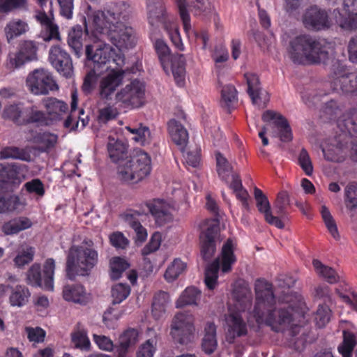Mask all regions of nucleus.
Instances as JSON below:
<instances>
[{
	"mask_svg": "<svg viewBox=\"0 0 357 357\" xmlns=\"http://www.w3.org/2000/svg\"><path fill=\"white\" fill-rule=\"evenodd\" d=\"M312 264L317 274L328 283L335 284L339 282L340 275L333 268L324 265L318 259H314Z\"/></svg>",
	"mask_w": 357,
	"mask_h": 357,
	"instance_id": "42",
	"label": "nucleus"
},
{
	"mask_svg": "<svg viewBox=\"0 0 357 357\" xmlns=\"http://www.w3.org/2000/svg\"><path fill=\"white\" fill-rule=\"evenodd\" d=\"M28 30V24L25 21L17 18L10 20L4 28L6 37L8 43L25 33Z\"/></svg>",
	"mask_w": 357,
	"mask_h": 357,
	"instance_id": "35",
	"label": "nucleus"
},
{
	"mask_svg": "<svg viewBox=\"0 0 357 357\" xmlns=\"http://www.w3.org/2000/svg\"><path fill=\"white\" fill-rule=\"evenodd\" d=\"M0 157L1 159L20 160L25 162H29L31 160V156L26 150L15 146H7L3 149L0 152Z\"/></svg>",
	"mask_w": 357,
	"mask_h": 357,
	"instance_id": "44",
	"label": "nucleus"
},
{
	"mask_svg": "<svg viewBox=\"0 0 357 357\" xmlns=\"http://www.w3.org/2000/svg\"><path fill=\"white\" fill-rule=\"evenodd\" d=\"M107 151L112 161L118 163L117 174L120 180L136 183L150 174L151 160L146 152L136 149L128 156L127 144L112 137H109Z\"/></svg>",
	"mask_w": 357,
	"mask_h": 357,
	"instance_id": "3",
	"label": "nucleus"
},
{
	"mask_svg": "<svg viewBox=\"0 0 357 357\" xmlns=\"http://www.w3.org/2000/svg\"><path fill=\"white\" fill-rule=\"evenodd\" d=\"M215 157L218 174L222 181L229 184L231 182L232 175L237 174L233 172L232 166L220 153H216Z\"/></svg>",
	"mask_w": 357,
	"mask_h": 357,
	"instance_id": "41",
	"label": "nucleus"
},
{
	"mask_svg": "<svg viewBox=\"0 0 357 357\" xmlns=\"http://www.w3.org/2000/svg\"><path fill=\"white\" fill-rule=\"evenodd\" d=\"M32 226L30 219L26 217H20L5 222L2 226V231L6 235H13L29 229Z\"/></svg>",
	"mask_w": 357,
	"mask_h": 357,
	"instance_id": "37",
	"label": "nucleus"
},
{
	"mask_svg": "<svg viewBox=\"0 0 357 357\" xmlns=\"http://www.w3.org/2000/svg\"><path fill=\"white\" fill-rule=\"evenodd\" d=\"M184 164L188 167H197L200 163V149L195 147L183 155Z\"/></svg>",
	"mask_w": 357,
	"mask_h": 357,
	"instance_id": "62",
	"label": "nucleus"
},
{
	"mask_svg": "<svg viewBox=\"0 0 357 357\" xmlns=\"http://www.w3.org/2000/svg\"><path fill=\"white\" fill-rule=\"evenodd\" d=\"M147 206L158 225L162 226L173 220L174 208L169 202L157 199L148 203Z\"/></svg>",
	"mask_w": 357,
	"mask_h": 357,
	"instance_id": "22",
	"label": "nucleus"
},
{
	"mask_svg": "<svg viewBox=\"0 0 357 357\" xmlns=\"http://www.w3.org/2000/svg\"><path fill=\"white\" fill-rule=\"evenodd\" d=\"M71 110L70 114L68 116L66 119L63 122V126L65 128L68 129L70 131L75 130L79 127V119L82 122L81 128H84L87 123L84 119H81L77 116L76 113L77 106V95L76 91H73L71 95Z\"/></svg>",
	"mask_w": 357,
	"mask_h": 357,
	"instance_id": "38",
	"label": "nucleus"
},
{
	"mask_svg": "<svg viewBox=\"0 0 357 357\" xmlns=\"http://www.w3.org/2000/svg\"><path fill=\"white\" fill-rule=\"evenodd\" d=\"M303 22L306 28L316 31L328 29L331 25L327 12L317 6L305 10Z\"/></svg>",
	"mask_w": 357,
	"mask_h": 357,
	"instance_id": "21",
	"label": "nucleus"
},
{
	"mask_svg": "<svg viewBox=\"0 0 357 357\" xmlns=\"http://www.w3.org/2000/svg\"><path fill=\"white\" fill-rule=\"evenodd\" d=\"M147 15L151 26H158L162 24L174 47L178 50H184L178 25L174 18L167 14L160 0H147Z\"/></svg>",
	"mask_w": 357,
	"mask_h": 357,
	"instance_id": "8",
	"label": "nucleus"
},
{
	"mask_svg": "<svg viewBox=\"0 0 357 357\" xmlns=\"http://www.w3.org/2000/svg\"><path fill=\"white\" fill-rule=\"evenodd\" d=\"M130 288L128 284L118 283L112 289V296L113 303L119 304L124 301L130 294Z\"/></svg>",
	"mask_w": 357,
	"mask_h": 357,
	"instance_id": "53",
	"label": "nucleus"
},
{
	"mask_svg": "<svg viewBox=\"0 0 357 357\" xmlns=\"http://www.w3.org/2000/svg\"><path fill=\"white\" fill-rule=\"evenodd\" d=\"M255 302L252 307V294L248 285H243L234 291L236 298L234 307L229 308L225 317L227 326V340L231 343L236 337L247 333V326L242 313L248 322L255 321L258 325L265 324L276 332L289 331L295 336L300 327L293 323L292 311L301 307V297L292 294L289 289L282 296L275 298L273 286L264 279L255 282Z\"/></svg>",
	"mask_w": 357,
	"mask_h": 357,
	"instance_id": "1",
	"label": "nucleus"
},
{
	"mask_svg": "<svg viewBox=\"0 0 357 357\" xmlns=\"http://www.w3.org/2000/svg\"><path fill=\"white\" fill-rule=\"evenodd\" d=\"M139 340V333L137 329L129 328L126 330L119 337V345L115 351L116 357H126Z\"/></svg>",
	"mask_w": 357,
	"mask_h": 357,
	"instance_id": "25",
	"label": "nucleus"
},
{
	"mask_svg": "<svg viewBox=\"0 0 357 357\" xmlns=\"http://www.w3.org/2000/svg\"><path fill=\"white\" fill-rule=\"evenodd\" d=\"M26 85L34 95H46L50 91L58 89V86L52 74L44 68H38L29 74Z\"/></svg>",
	"mask_w": 357,
	"mask_h": 357,
	"instance_id": "15",
	"label": "nucleus"
},
{
	"mask_svg": "<svg viewBox=\"0 0 357 357\" xmlns=\"http://www.w3.org/2000/svg\"><path fill=\"white\" fill-rule=\"evenodd\" d=\"M332 43L324 38L301 35L292 38L287 47L289 58L298 64L325 62L333 52Z\"/></svg>",
	"mask_w": 357,
	"mask_h": 357,
	"instance_id": "4",
	"label": "nucleus"
},
{
	"mask_svg": "<svg viewBox=\"0 0 357 357\" xmlns=\"http://www.w3.org/2000/svg\"><path fill=\"white\" fill-rule=\"evenodd\" d=\"M347 119H343L339 121L338 128L341 133L335 137L329 138L324 145L321 146V150L326 160L335 162H340L344 160L347 147V144L350 139V136L357 133V123L354 119H351L349 123H345Z\"/></svg>",
	"mask_w": 357,
	"mask_h": 357,
	"instance_id": "7",
	"label": "nucleus"
},
{
	"mask_svg": "<svg viewBox=\"0 0 357 357\" xmlns=\"http://www.w3.org/2000/svg\"><path fill=\"white\" fill-rule=\"evenodd\" d=\"M49 60L53 67L63 76L70 77L73 73L72 59L69 54L59 46H53L49 52Z\"/></svg>",
	"mask_w": 357,
	"mask_h": 357,
	"instance_id": "20",
	"label": "nucleus"
},
{
	"mask_svg": "<svg viewBox=\"0 0 357 357\" xmlns=\"http://www.w3.org/2000/svg\"><path fill=\"white\" fill-rule=\"evenodd\" d=\"M23 206V203L17 195L6 197L0 195V213L20 211Z\"/></svg>",
	"mask_w": 357,
	"mask_h": 357,
	"instance_id": "45",
	"label": "nucleus"
},
{
	"mask_svg": "<svg viewBox=\"0 0 357 357\" xmlns=\"http://www.w3.org/2000/svg\"><path fill=\"white\" fill-rule=\"evenodd\" d=\"M331 310L326 305H319L314 314V321L319 328L324 327L330 321Z\"/></svg>",
	"mask_w": 357,
	"mask_h": 357,
	"instance_id": "56",
	"label": "nucleus"
},
{
	"mask_svg": "<svg viewBox=\"0 0 357 357\" xmlns=\"http://www.w3.org/2000/svg\"><path fill=\"white\" fill-rule=\"evenodd\" d=\"M54 269L55 261L52 258L45 261L43 265V276L40 264H33L27 273L28 283L32 286L41 287L46 290L53 291Z\"/></svg>",
	"mask_w": 357,
	"mask_h": 357,
	"instance_id": "14",
	"label": "nucleus"
},
{
	"mask_svg": "<svg viewBox=\"0 0 357 357\" xmlns=\"http://www.w3.org/2000/svg\"><path fill=\"white\" fill-rule=\"evenodd\" d=\"M356 338L351 332L343 331V342L338 346V351L342 357H351L354 348L356 345Z\"/></svg>",
	"mask_w": 357,
	"mask_h": 357,
	"instance_id": "47",
	"label": "nucleus"
},
{
	"mask_svg": "<svg viewBox=\"0 0 357 357\" xmlns=\"http://www.w3.org/2000/svg\"><path fill=\"white\" fill-rule=\"evenodd\" d=\"M126 128L133 135L132 139L139 144L144 146L151 142V133L148 127L140 125L139 127Z\"/></svg>",
	"mask_w": 357,
	"mask_h": 357,
	"instance_id": "49",
	"label": "nucleus"
},
{
	"mask_svg": "<svg viewBox=\"0 0 357 357\" xmlns=\"http://www.w3.org/2000/svg\"><path fill=\"white\" fill-rule=\"evenodd\" d=\"M34 253L33 248L30 246L22 247L14 259L15 264L18 267H21L29 264L33 260Z\"/></svg>",
	"mask_w": 357,
	"mask_h": 357,
	"instance_id": "57",
	"label": "nucleus"
},
{
	"mask_svg": "<svg viewBox=\"0 0 357 357\" xmlns=\"http://www.w3.org/2000/svg\"><path fill=\"white\" fill-rule=\"evenodd\" d=\"M332 71L334 75L332 85L333 90L339 92V89H344V86L349 85L346 80L353 79L351 77H357V73H349L344 66L335 62L332 66Z\"/></svg>",
	"mask_w": 357,
	"mask_h": 357,
	"instance_id": "30",
	"label": "nucleus"
},
{
	"mask_svg": "<svg viewBox=\"0 0 357 357\" xmlns=\"http://www.w3.org/2000/svg\"><path fill=\"white\" fill-rule=\"evenodd\" d=\"M27 106L22 102H13L5 106L2 117L17 125H24Z\"/></svg>",
	"mask_w": 357,
	"mask_h": 357,
	"instance_id": "28",
	"label": "nucleus"
},
{
	"mask_svg": "<svg viewBox=\"0 0 357 357\" xmlns=\"http://www.w3.org/2000/svg\"><path fill=\"white\" fill-rule=\"evenodd\" d=\"M111 245L117 250H124L129 245V240L121 231H114L109 234Z\"/></svg>",
	"mask_w": 357,
	"mask_h": 357,
	"instance_id": "61",
	"label": "nucleus"
},
{
	"mask_svg": "<svg viewBox=\"0 0 357 357\" xmlns=\"http://www.w3.org/2000/svg\"><path fill=\"white\" fill-rule=\"evenodd\" d=\"M229 184L236 198L241 202L243 210L249 211L250 210L249 202L250 197L248 191L243 187L242 181L238 174L232 175L231 182Z\"/></svg>",
	"mask_w": 357,
	"mask_h": 357,
	"instance_id": "34",
	"label": "nucleus"
},
{
	"mask_svg": "<svg viewBox=\"0 0 357 357\" xmlns=\"http://www.w3.org/2000/svg\"><path fill=\"white\" fill-rule=\"evenodd\" d=\"M178 8L179 15L183 22V29L187 33L190 30V16L188 7L195 9V14L197 15L204 10V0H176Z\"/></svg>",
	"mask_w": 357,
	"mask_h": 357,
	"instance_id": "24",
	"label": "nucleus"
},
{
	"mask_svg": "<svg viewBox=\"0 0 357 357\" xmlns=\"http://www.w3.org/2000/svg\"><path fill=\"white\" fill-rule=\"evenodd\" d=\"M36 19L43 26L41 36L44 40L60 39L58 26L53 22L52 17L47 15L45 11H39L36 15Z\"/></svg>",
	"mask_w": 357,
	"mask_h": 357,
	"instance_id": "27",
	"label": "nucleus"
},
{
	"mask_svg": "<svg viewBox=\"0 0 357 357\" xmlns=\"http://www.w3.org/2000/svg\"><path fill=\"white\" fill-rule=\"evenodd\" d=\"M144 95V84L135 79L121 89L116 93V99L126 107H138L143 104Z\"/></svg>",
	"mask_w": 357,
	"mask_h": 357,
	"instance_id": "17",
	"label": "nucleus"
},
{
	"mask_svg": "<svg viewBox=\"0 0 357 357\" xmlns=\"http://www.w3.org/2000/svg\"><path fill=\"white\" fill-rule=\"evenodd\" d=\"M262 120L267 123L259 132V137L261 138L264 146L268 144V139L265 135L268 127L271 128L272 137H279L281 141L284 142L291 140V129L287 120L281 114L273 110H267L264 112Z\"/></svg>",
	"mask_w": 357,
	"mask_h": 357,
	"instance_id": "10",
	"label": "nucleus"
},
{
	"mask_svg": "<svg viewBox=\"0 0 357 357\" xmlns=\"http://www.w3.org/2000/svg\"><path fill=\"white\" fill-rule=\"evenodd\" d=\"M169 302V297L167 293L160 291L156 294L152 303V314L155 319H162L166 313V307Z\"/></svg>",
	"mask_w": 357,
	"mask_h": 357,
	"instance_id": "39",
	"label": "nucleus"
},
{
	"mask_svg": "<svg viewBox=\"0 0 357 357\" xmlns=\"http://www.w3.org/2000/svg\"><path fill=\"white\" fill-rule=\"evenodd\" d=\"M24 188L29 193L36 194L39 197H43L45 194L44 185L39 178H34L26 182L24 185Z\"/></svg>",
	"mask_w": 357,
	"mask_h": 357,
	"instance_id": "63",
	"label": "nucleus"
},
{
	"mask_svg": "<svg viewBox=\"0 0 357 357\" xmlns=\"http://www.w3.org/2000/svg\"><path fill=\"white\" fill-rule=\"evenodd\" d=\"M72 341L77 348L82 350H89L90 348V340L84 330H78L73 334Z\"/></svg>",
	"mask_w": 357,
	"mask_h": 357,
	"instance_id": "58",
	"label": "nucleus"
},
{
	"mask_svg": "<svg viewBox=\"0 0 357 357\" xmlns=\"http://www.w3.org/2000/svg\"><path fill=\"white\" fill-rule=\"evenodd\" d=\"M185 264L179 259H174L167 267L165 278L169 282L175 280L185 269Z\"/></svg>",
	"mask_w": 357,
	"mask_h": 357,
	"instance_id": "50",
	"label": "nucleus"
},
{
	"mask_svg": "<svg viewBox=\"0 0 357 357\" xmlns=\"http://www.w3.org/2000/svg\"><path fill=\"white\" fill-rule=\"evenodd\" d=\"M86 56L94 66L84 78L82 90L89 93L94 89L98 81V75L102 73L100 68L107 63L116 64L117 66H123V58L120 54H116L113 50L105 43L89 44L86 45Z\"/></svg>",
	"mask_w": 357,
	"mask_h": 357,
	"instance_id": "5",
	"label": "nucleus"
},
{
	"mask_svg": "<svg viewBox=\"0 0 357 357\" xmlns=\"http://www.w3.org/2000/svg\"><path fill=\"white\" fill-rule=\"evenodd\" d=\"M201 291L195 287L186 288L176 301V307L185 305H197L200 300Z\"/></svg>",
	"mask_w": 357,
	"mask_h": 357,
	"instance_id": "43",
	"label": "nucleus"
},
{
	"mask_svg": "<svg viewBox=\"0 0 357 357\" xmlns=\"http://www.w3.org/2000/svg\"><path fill=\"white\" fill-rule=\"evenodd\" d=\"M85 24L86 31L96 36L100 33L102 41L104 38L108 39L118 48L115 52L124 58L122 51L132 48L136 45V36L134 30L126 22L132 15L130 4L126 1L110 2L106 5L104 10H93L89 5L86 6ZM125 59H123V64Z\"/></svg>",
	"mask_w": 357,
	"mask_h": 357,
	"instance_id": "2",
	"label": "nucleus"
},
{
	"mask_svg": "<svg viewBox=\"0 0 357 357\" xmlns=\"http://www.w3.org/2000/svg\"><path fill=\"white\" fill-rule=\"evenodd\" d=\"M48 120L46 114L38 109L35 105L27 106L24 125L36 123L38 125H47Z\"/></svg>",
	"mask_w": 357,
	"mask_h": 357,
	"instance_id": "46",
	"label": "nucleus"
},
{
	"mask_svg": "<svg viewBox=\"0 0 357 357\" xmlns=\"http://www.w3.org/2000/svg\"><path fill=\"white\" fill-rule=\"evenodd\" d=\"M125 220L129 225L134 229L136 234V239L140 242H143L146 239L147 232L146 229L142 227L141 223L135 218L133 214L126 213Z\"/></svg>",
	"mask_w": 357,
	"mask_h": 357,
	"instance_id": "52",
	"label": "nucleus"
},
{
	"mask_svg": "<svg viewBox=\"0 0 357 357\" xmlns=\"http://www.w3.org/2000/svg\"><path fill=\"white\" fill-rule=\"evenodd\" d=\"M15 9L27 10L28 0H0V12L8 13Z\"/></svg>",
	"mask_w": 357,
	"mask_h": 357,
	"instance_id": "55",
	"label": "nucleus"
},
{
	"mask_svg": "<svg viewBox=\"0 0 357 357\" xmlns=\"http://www.w3.org/2000/svg\"><path fill=\"white\" fill-rule=\"evenodd\" d=\"M106 67V69L111 68V71L105 77H103L100 82L99 95L102 99H111L112 96L116 90L118 86L122 83L123 74L125 70H122L116 64L112 66L111 63Z\"/></svg>",
	"mask_w": 357,
	"mask_h": 357,
	"instance_id": "18",
	"label": "nucleus"
},
{
	"mask_svg": "<svg viewBox=\"0 0 357 357\" xmlns=\"http://www.w3.org/2000/svg\"><path fill=\"white\" fill-rule=\"evenodd\" d=\"M234 250V242L232 240L228 239L222 246L221 258H217L207 266L205 271L204 282L209 289L212 290L215 287L220 268L225 273L230 271L231 266L236 261Z\"/></svg>",
	"mask_w": 357,
	"mask_h": 357,
	"instance_id": "11",
	"label": "nucleus"
},
{
	"mask_svg": "<svg viewBox=\"0 0 357 357\" xmlns=\"http://www.w3.org/2000/svg\"><path fill=\"white\" fill-rule=\"evenodd\" d=\"M44 107L52 119L58 121L68 111V105L63 101L55 98H48L43 100Z\"/></svg>",
	"mask_w": 357,
	"mask_h": 357,
	"instance_id": "33",
	"label": "nucleus"
},
{
	"mask_svg": "<svg viewBox=\"0 0 357 357\" xmlns=\"http://www.w3.org/2000/svg\"><path fill=\"white\" fill-rule=\"evenodd\" d=\"M237 100V91L234 86L227 84L222 87L220 102L222 107L229 109L234 106Z\"/></svg>",
	"mask_w": 357,
	"mask_h": 357,
	"instance_id": "48",
	"label": "nucleus"
},
{
	"mask_svg": "<svg viewBox=\"0 0 357 357\" xmlns=\"http://www.w3.org/2000/svg\"><path fill=\"white\" fill-rule=\"evenodd\" d=\"M156 340L149 339L142 344L137 353V357H153L155 351Z\"/></svg>",
	"mask_w": 357,
	"mask_h": 357,
	"instance_id": "64",
	"label": "nucleus"
},
{
	"mask_svg": "<svg viewBox=\"0 0 357 357\" xmlns=\"http://www.w3.org/2000/svg\"><path fill=\"white\" fill-rule=\"evenodd\" d=\"M345 201L347 207L351 209L357 207V184L349 183L345 188Z\"/></svg>",
	"mask_w": 357,
	"mask_h": 357,
	"instance_id": "60",
	"label": "nucleus"
},
{
	"mask_svg": "<svg viewBox=\"0 0 357 357\" xmlns=\"http://www.w3.org/2000/svg\"><path fill=\"white\" fill-rule=\"evenodd\" d=\"M110 276L113 280L119 279L122 273L128 267V263L123 258L115 257L111 259L110 263Z\"/></svg>",
	"mask_w": 357,
	"mask_h": 357,
	"instance_id": "51",
	"label": "nucleus"
},
{
	"mask_svg": "<svg viewBox=\"0 0 357 357\" xmlns=\"http://www.w3.org/2000/svg\"><path fill=\"white\" fill-rule=\"evenodd\" d=\"M17 282L18 278L15 275H8L6 282L0 284V298L9 293L10 305L12 307H21L28 303L31 293L26 287Z\"/></svg>",
	"mask_w": 357,
	"mask_h": 357,
	"instance_id": "13",
	"label": "nucleus"
},
{
	"mask_svg": "<svg viewBox=\"0 0 357 357\" xmlns=\"http://www.w3.org/2000/svg\"><path fill=\"white\" fill-rule=\"evenodd\" d=\"M154 47L165 73L168 74L170 70L176 83L183 85L185 72L184 56L179 54L172 55L169 47L162 39L156 40Z\"/></svg>",
	"mask_w": 357,
	"mask_h": 357,
	"instance_id": "9",
	"label": "nucleus"
},
{
	"mask_svg": "<svg viewBox=\"0 0 357 357\" xmlns=\"http://www.w3.org/2000/svg\"><path fill=\"white\" fill-rule=\"evenodd\" d=\"M321 213L324 223L331 233L332 236L336 239H340V234L337 230V225L329 211V210L325 206H322L321 209Z\"/></svg>",
	"mask_w": 357,
	"mask_h": 357,
	"instance_id": "54",
	"label": "nucleus"
},
{
	"mask_svg": "<svg viewBox=\"0 0 357 357\" xmlns=\"http://www.w3.org/2000/svg\"><path fill=\"white\" fill-rule=\"evenodd\" d=\"M254 196L258 211L264 215L265 220L270 225L282 229L284 225L278 217L273 215L270 202L263 192L257 187L254 189Z\"/></svg>",
	"mask_w": 357,
	"mask_h": 357,
	"instance_id": "23",
	"label": "nucleus"
},
{
	"mask_svg": "<svg viewBox=\"0 0 357 357\" xmlns=\"http://www.w3.org/2000/svg\"><path fill=\"white\" fill-rule=\"evenodd\" d=\"M91 241H84L80 245H73L66 259V276L74 280L76 275H87L96 265L98 252L92 248Z\"/></svg>",
	"mask_w": 357,
	"mask_h": 357,
	"instance_id": "6",
	"label": "nucleus"
},
{
	"mask_svg": "<svg viewBox=\"0 0 357 357\" xmlns=\"http://www.w3.org/2000/svg\"><path fill=\"white\" fill-rule=\"evenodd\" d=\"M58 140V136L56 134L44 132L36 133L32 138L31 142L38 146V149L45 152L53 148Z\"/></svg>",
	"mask_w": 357,
	"mask_h": 357,
	"instance_id": "40",
	"label": "nucleus"
},
{
	"mask_svg": "<svg viewBox=\"0 0 357 357\" xmlns=\"http://www.w3.org/2000/svg\"><path fill=\"white\" fill-rule=\"evenodd\" d=\"M86 8L84 10V12H86ZM85 16L86 13H84V27L85 30L83 31L82 27L80 25H76L70 29V30L68 32V44L69 47L72 49V50L74 52L75 56L78 58H79L83 52V40L84 38L86 36V35H89L93 38V43H103L102 41V38H100V33H96V36L94 34H92L91 32H87L86 29V24H85Z\"/></svg>",
	"mask_w": 357,
	"mask_h": 357,
	"instance_id": "19",
	"label": "nucleus"
},
{
	"mask_svg": "<svg viewBox=\"0 0 357 357\" xmlns=\"http://www.w3.org/2000/svg\"><path fill=\"white\" fill-rule=\"evenodd\" d=\"M324 113L328 116V119L331 120L337 119V124L338 125V122L343 119H347L345 123H349L351 119H354L357 123V110L354 109V112H350L349 113L344 114L340 116L342 114V107L340 105L337 103V102L334 100H331L325 104L324 108ZM356 127L357 128V125L356 124Z\"/></svg>",
	"mask_w": 357,
	"mask_h": 357,
	"instance_id": "31",
	"label": "nucleus"
},
{
	"mask_svg": "<svg viewBox=\"0 0 357 357\" xmlns=\"http://www.w3.org/2000/svg\"><path fill=\"white\" fill-rule=\"evenodd\" d=\"M298 165L307 176H311L313 173V165L307 151L302 149L298 158Z\"/></svg>",
	"mask_w": 357,
	"mask_h": 357,
	"instance_id": "59",
	"label": "nucleus"
},
{
	"mask_svg": "<svg viewBox=\"0 0 357 357\" xmlns=\"http://www.w3.org/2000/svg\"><path fill=\"white\" fill-rule=\"evenodd\" d=\"M351 0H344V13H341L339 10H334L333 13L336 17V22L340 27L344 30L356 31L357 30V13H352L349 8V2Z\"/></svg>",
	"mask_w": 357,
	"mask_h": 357,
	"instance_id": "26",
	"label": "nucleus"
},
{
	"mask_svg": "<svg viewBox=\"0 0 357 357\" xmlns=\"http://www.w3.org/2000/svg\"><path fill=\"white\" fill-rule=\"evenodd\" d=\"M195 331L192 314L179 312L175 315L172 324L171 335L176 342L182 344L190 342L193 339Z\"/></svg>",
	"mask_w": 357,
	"mask_h": 357,
	"instance_id": "16",
	"label": "nucleus"
},
{
	"mask_svg": "<svg viewBox=\"0 0 357 357\" xmlns=\"http://www.w3.org/2000/svg\"><path fill=\"white\" fill-rule=\"evenodd\" d=\"M63 297L67 301H71L81 305H86L90 300V296L85 291L82 285L67 284L63 289Z\"/></svg>",
	"mask_w": 357,
	"mask_h": 357,
	"instance_id": "29",
	"label": "nucleus"
},
{
	"mask_svg": "<svg viewBox=\"0 0 357 357\" xmlns=\"http://www.w3.org/2000/svg\"><path fill=\"white\" fill-rule=\"evenodd\" d=\"M216 327L213 323H207L204 328L202 348L207 354H212L217 348Z\"/></svg>",
	"mask_w": 357,
	"mask_h": 357,
	"instance_id": "36",
	"label": "nucleus"
},
{
	"mask_svg": "<svg viewBox=\"0 0 357 357\" xmlns=\"http://www.w3.org/2000/svg\"><path fill=\"white\" fill-rule=\"evenodd\" d=\"M199 236L201 255L204 260H209L216 250V241L220 231V223L217 218L206 220L200 225Z\"/></svg>",
	"mask_w": 357,
	"mask_h": 357,
	"instance_id": "12",
	"label": "nucleus"
},
{
	"mask_svg": "<svg viewBox=\"0 0 357 357\" xmlns=\"http://www.w3.org/2000/svg\"><path fill=\"white\" fill-rule=\"evenodd\" d=\"M168 131L172 140L183 150L188 141L187 130L178 121L171 119L168 122Z\"/></svg>",
	"mask_w": 357,
	"mask_h": 357,
	"instance_id": "32",
	"label": "nucleus"
}]
</instances>
